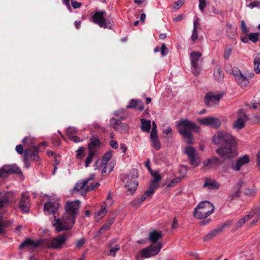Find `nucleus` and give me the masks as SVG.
<instances>
[{"label": "nucleus", "mask_w": 260, "mask_h": 260, "mask_svg": "<svg viewBox=\"0 0 260 260\" xmlns=\"http://www.w3.org/2000/svg\"><path fill=\"white\" fill-rule=\"evenodd\" d=\"M126 108L128 109L135 108L139 111H142L144 109V106L142 101L139 100L132 99L129 101L128 105L126 106Z\"/></svg>", "instance_id": "nucleus-22"}, {"label": "nucleus", "mask_w": 260, "mask_h": 260, "mask_svg": "<svg viewBox=\"0 0 260 260\" xmlns=\"http://www.w3.org/2000/svg\"><path fill=\"white\" fill-rule=\"evenodd\" d=\"M198 35L197 32V29L196 28H193L192 35L191 37V39L193 42H194L198 38Z\"/></svg>", "instance_id": "nucleus-54"}, {"label": "nucleus", "mask_w": 260, "mask_h": 260, "mask_svg": "<svg viewBox=\"0 0 260 260\" xmlns=\"http://www.w3.org/2000/svg\"><path fill=\"white\" fill-rule=\"evenodd\" d=\"M249 214H253V216L256 215L258 217H260V206L255 207Z\"/></svg>", "instance_id": "nucleus-45"}, {"label": "nucleus", "mask_w": 260, "mask_h": 260, "mask_svg": "<svg viewBox=\"0 0 260 260\" xmlns=\"http://www.w3.org/2000/svg\"><path fill=\"white\" fill-rule=\"evenodd\" d=\"M221 228L217 229L216 228V229L211 230L208 234L204 237L203 240L204 241H208L212 239L213 238L221 233Z\"/></svg>", "instance_id": "nucleus-30"}, {"label": "nucleus", "mask_w": 260, "mask_h": 260, "mask_svg": "<svg viewBox=\"0 0 260 260\" xmlns=\"http://www.w3.org/2000/svg\"><path fill=\"white\" fill-rule=\"evenodd\" d=\"M156 189V187L150 185L147 190L142 195L141 198V202L144 201L148 197L151 196L154 193Z\"/></svg>", "instance_id": "nucleus-32"}, {"label": "nucleus", "mask_w": 260, "mask_h": 260, "mask_svg": "<svg viewBox=\"0 0 260 260\" xmlns=\"http://www.w3.org/2000/svg\"><path fill=\"white\" fill-rule=\"evenodd\" d=\"M198 121L203 125L210 126L215 128H218L221 124L220 121L218 118L213 117L199 119Z\"/></svg>", "instance_id": "nucleus-16"}, {"label": "nucleus", "mask_w": 260, "mask_h": 260, "mask_svg": "<svg viewBox=\"0 0 260 260\" xmlns=\"http://www.w3.org/2000/svg\"><path fill=\"white\" fill-rule=\"evenodd\" d=\"M184 153L187 155L189 160V163L191 165L194 167L199 165L201 160L194 148L190 146H188L186 147Z\"/></svg>", "instance_id": "nucleus-8"}, {"label": "nucleus", "mask_w": 260, "mask_h": 260, "mask_svg": "<svg viewBox=\"0 0 260 260\" xmlns=\"http://www.w3.org/2000/svg\"><path fill=\"white\" fill-rule=\"evenodd\" d=\"M249 161V157L247 155H244L239 157L237 161H233L231 164V168L236 171L240 170L241 166L248 163Z\"/></svg>", "instance_id": "nucleus-21"}, {"label": "nucleus", "mask_w": 260, "mask_h": 260, "mask_svg": "<svg viewBox=\"0 0 260 260\" xmlns=\"http://www.w3.org/2000/svg\"><path fill=\"white\" fill-rule=\"evenodd\" d=\"M254 70L257 74L260 73V53L257 52L253 55Z\"/></svg>", "instance_id": "nucleus-29"}, {"label": "nucleus", "mask_w": 260, "mask_h": 260, "mask_svg": "<svg viewBox=\"0 0 260 260\" xmlns=\"http://www.w3.org/2000/svg\"><path fill=\"white\" fill-rule=\"evenodd\" d=\"M152 143V146L156 150H158L161 147V144L158 138L150 139Z\"/></svg>", "instance_id": "nucleus-38"}, {"label": "nucleus", "mask_w": 260, "mask_h": 260, "mask_svg": "<svg viewBox=\"0 0 260 260\" xmlns=\"http://www.w3.org/2000/svg\"><path fill=\"white\" fill-rule=\"evenodd\" d=\"M85 243V241L84 238L78 240L76 243V247L79 249L81 248L83 245Z\"/></svg>", "instance_id": "nucleus-50"}, {"label": "nucleus", "mask_w": 260, "mask_h": 260, "mask_svg": "<svg viewBox=\"0 0 260 260\" xmlns=\"http://www.w3.org/2000/svg\"><path fill=\"white\" fill-rule=\"evenodd\" d=\"M35 140L34 138H31L30 137H26L22 140V143L25 144L27 142H29L28 145L29 144H33L34 143Z\"/></svg>", "instance_id": "nucleus-52"}, {"label": "nucleus", "mask_w": 260, "mask_h": 260, "mask_svg": "<svg viewBox=\"0 0 260 260\" xmlns=\"http://www.w3.org/2000/svg\"><path fill=\"white\" fill-rule=\"evenodd\" d=\"M247 120L243 118H238L233 124V127L236 129H242L245 125V123Z\"/></svg>", "instance_id": "nucleus-34"}, {"label": "nucleus", "mask_w": 260, "mask_h": 260, "mask_svg": "<svg viewBox=\"0 0 260 260\" xmlns=\"http://www.w3.org/2000/svg\"><path fill=\"white\" fill-rule=\"evenodd\" d=\"M162 247V244L157 243L156 245H151L143 249L141 252V256L142 258H148L157 255Z\"/></svg>", "instance_id": "nucleus-6"}, {"label": "nucleus", "mask_w": 260, "mask_h": 260, "mask_svg": "<svg viewBox=\"0 0 260 260\" xmlns=\"http://www.w3.org/2000/svg\"><path fill=\"white\" fill-rule=\"evenodd\" d=\"M77 132L76 128L74 127H69L66 131V134L68 137L73 135Z\"/></svg>", "instance_id": "nucleus-41"}, {"label": "nucleus", "mask_w": 260, "mask_h": 260, "mask_svg": "<svg viewBox=\"0 0 260 260\" xmlns=\"http://www.w3.org/2000/svg\"><path fill=\"white\" fill-rule=\"evenodd\" d=\"M59 208L58 202L49 200L44 204V211L49 214H55Z\"/></svg>", "instance_id": "nucleus-19"}, {"label": "nucleus", "mask_w": 260, "mask_h": 260, "mask_svg": "<svg viewBox=\"0 0 260 260\" xmlns=\"http://www.w3.org/2000/svg\"><path fill=\"white\" fill-rule=\"evenodd\" d=\"M106 213L105 207L102 208L101 210L98 212V216L99 217H98L99 219H101L103 218Z\"/></svg>", "instance_id": "nucleus-56"}, {"label": "nucleus", "mask_w": 260, "mask_h": 260, "mask_svg": "<svg viewBox=\"0 0 260 260\" xmlns=\"http://www.w3.org/2000/svg\"><path fill=\"white\" fill-rule=\"evenodd\" d=\"M141 129L142 131L149 133L151 128V121L149 120L141 119Z\"/></svg>", "instance_id": "nucleus-33"}, {"label": "nucleus", "mask_w": 260, "mask_h": 260, "mask_svg": "<svg viewBox=\"0 0 260 260\" xmlns=\"http://www.w3.org/2000/svg\"><path fill=\"white\" fill-rule=\"evenodd\" d=\"M138 186V182L136 180L131 181L127 182L125 185V187L127 188L128 191L131 194H134Z\"/></svg>", "instance_id": "nucleus-31"}, {"label": "nucleus", "mask_w": 260, "mask_h": 260, "mask_svg": "<svg viewBox=\"0 0 260 260\" xmlns=\"http://www.w3.org/2000/svg\"><path fill=\"white\" fill-rule=\"evenodd\" d=\"M119 249L120 246L119 245H116L115 247H112L110 250V255L115 256L116 252Z\"/></svg>", "instance_id": "nucleus-43"}, {"label": "nucleus", "mask_w": 260, "mask_h": 260, "mask_svg": "<svg viewBox=\"0 0 260 260\" xmlns=\"http://www.w3.org/2000/svg\"><path fill=\"white\" fill-rule=\"evenodd\" d=\"M19 208L24 213H27L29 211V196L28 193L25 192L21 194Z\"/></svg>", "instance_id": "nucleus-15"}, {"label": "nucleus", "mask_w": 260, "mask_h": 260, "mask_svg": "<svg viewBox=\"0 0 260 260\" xmlns=\"http://www.w3.org/2000/svg\"><path fill=\"white\" fill-rule=\"evenodd\" d=\"M69 139L75 143H78L82 141V140L78 136H71L69 137Z\"/></svg>", "instance_id": "nucleus-60"}, {"label": "nucleus", "mask_w": 260, "mask_h": 260, "mask_svg": "<svg viewBox=\"0 0 260 260\" xmlns=\"http://www.w3.org/2000/svg\"><path fill=\"white\" fill-rule=\"evenodd\" d=\"M202 54L198 51H192L190 54L191 71L195 76L199 75L202 70Z\"/></svg>", "instance_id": "nucleus-5"}, {"label": "nucleus", "mask_w": 260, "mask_h": 260, "mask_svg": "<svg viewBox=\"0 0 260 260\" xmlns=\"http://www.w3.org/2000/svg\"><path fill=\"white\" fill-rule=\"evenodd\" d=\"M220 162V160L218 157L216 156L212 157L210 159L204 161L203 169L205 170L207 169L212 167L213 166L218 165Z\"/></svg>", "instance_id": "nucleus-23"}, {"label": "nucleus", "mask_w": 260, "mask_h": 260, "mask_svg": "<svg viewBox=\"0 0 260 260\" xmlns=\"http://www.w3.org/2000/svg\"><path fill=\"white\" fill-rule=\"evenodd\" d=\"M249 41L252 43H256L259 40V34L258 32H251L248 34Z\"/></svg>", "instance_id": "nucleus-37"}, {"label": "nucleus", "mask_w": 260, "mask_h": 260, "mask_svg": "<svg viewBox=\"0 0 260 260\" xmlns=\"http://www.w3.org/2000/svg\"><path fill=\"white\" fill-rule=\"evenodd\" d=\"M22 172L20 169L15 164L4 165L0 169V177L6 178L12 174H20Z\"/></svg>", "instance_id": "nucleus-9"}, {"label": "nucleus", "mask_w": 260, "mask_h": 260, "mask_svg": "<svg viewBox=\"0 0 260 260\" xmlns=\"http://www.w3.org/2000/svg\"><path fill=\"white\" fill-rule=\"evenodd\" d=\"M40 245V242L39 241H35L30 239H27L19 245V249H22L24 247H33L34 248L38 247Z\"/></svg>", "instance_id": "nucleus-26"}, {"label": "nucleus", "mask_w": 260, "mask_h": 260, "mask_svg": "<svg viewBox=\"0 0 260 260\" xmlns=\"http://www.w3.org/2000/svg\"><path fill=\"white\" fill-rule=\"evenodd\" d=\"M100 185V183L99 182H96L94 184L89 181V184H88V187H86V190H91L94 188L98 187Z\"/></svg>", "instance_id": "nucleus-46"}, {"label": "nucleus", "mask_w": 260, "mask_h": 260, "mask_svg": "<svg viewBox=\"0 0 260 260\" xmlns=\"http://www.w3.org/2000/svg\"><path fill=\"white\" fill-rule=\"evenodd\" d=\"M214 77L218 82H221L223 80L224 75L220 68H218L214 71Z\"/></svg>", "instance_id": "nucleus-35"}, {"label": "nucleus", "mask_w": 260, "mask_h": 260, "mask_svg": "<svg viewBox=\"0 0 260 260\" xmlns=\"http://www.w3.org/2000/svg\"><path fill=\"white\" fill-rule=\"evenodd\" d=\"M176 127L178 133L182 136L186 143H193V138L192 132H199L200 129L197 124L186 119L180 120L177 122Z\"/></svg>", "instance_id": "nucleus-3"}, {"label": "nucleus", "mask_w": 260, "mask_h": 260, "mask_svg": "<svg viewBox=\"0 0 260 260\" xmlns=\"http://www.w3.org/2000/svg\"><path fill=\"white\" fill-rule=\"evenodd\" d=\"M29 148L24 151L23 156V161L27 168L29 167V160L30 157H34L39 152V147L35 145V144H29Z\"/></svg>", "instance_id": "nucleus-10"}, {"label": "nucleus", "mask_w": 260, "mask_h": 260, "mask_svg": "<svg viewBox=\"0 0 260 260\" xmlns=\"http://www.w3.org/2000/svg\"><path fill=\"white\" fill-rule=\"evenodd\" d=\"M80 202L79 200L67 202L65 210L69 216H63L61 218H56L55 216L52 225L58 233L61 231L71 230L75 224L76 217L79 214Z\"/></svg>", "instance_id": "nucleus-2"}, {"label": "nucleus", "mask_w": 260, "mask_h": 260, "mask_svg": "<svg viewBox=\"0 0 260 260\" xmlns=\"http://www.w3.org/2000/svg\"><path fill=\"white\" fill-rule=\"evenodd\" d=\"M67 240L66 234L59 235L53 238L48 244V247L53 249H60L65 243Z\"/></svg>", "instance_id": "nucleus-12"}, {"label": "nucleus", "mask_w": 260, "mask_h": 260, "mask_svg": "<svg viewBox=\"0 0 260 260\" xmlns=\"http://www.w3.org/2000/svg\"><path fill=\"white\" fill-rule=\"evenodd\" d=\"M15 150L17 153L20 154H22L24 152L23 148L22 145H17L16 146Z\"/></svg>", "instance_id": "nucleus-62"}, {"label": "nucleus", "mask_w": 260, "mask_h": 260, "mask_svg": "<svg viewBox=\"0 0 260 260\" xmlns=\"http://www.w3.org/2000/svg\"><path fill=\"white\" fill-rule=\"evenodd\" d=\"M110 125L115 130L120 133H126L128 131V126L125 123H122L120 120L112 118L110 120Z\"/></svg>", "instance_id": "nucleus-14"}, {"label": "nucleus", "mask_w": 260, "mask_h": 260, "mask_svg": "<svg viewBox=\"0 0 260 260\" xmlns=\"http://www.w3.org/2000/svg\"><path fill=\"white\" fill-rule=\"evenodd\" d=\"M240 23H241V30L245 34H247L248 32V29L244 22V20H241L240 21Z\"/></svg>", "instance_id": "nucleus-44"}, {"label": "nucleus", "mask_w": 260, "mask_h": 260, "mask_svg": "<svg viewBox=\"0 0 260 260\" xmlns=\"http://www.w3.org/2000/svg\"><path fill=\"white\" fill-rule=\"evenodd\" d=\"M232 223H233L232 221L228 220V221H226L225 223H223L222 225H219L218 226H217V229L221 228V233L224 227L231 225L232 224Z\"/></svg>", "instance_id": "nucleus-55"}, {"label": "nucleus", "mask_w": 260, "mask_h": 260, "mask_svg": "<svg viewBox=\"0 0 260 260\" xmlns=\"http://www.w3.org/2000/svg\"><path fill=\"white\" fill-rule=\"evenodd\" d=\"M219 187V184L215 180H212L210 178H206L203 187L206 188L208 189H216Z\"/></svg>", "instance_id": "nucleus-25"}, {"label": "nucleus", "mask_w": 260, "mask_h": 260, "mask_svg": "<svg viewBox=\"0 0 260 260\" xmlns=\"http://www.w3.org/2000/svg\"><path fill=\"white\" fill-rule=\"evenodd\" d=\"M109 145L111 147H112L113 149H117L118 148V144L116 141L111 140L109 142Z\"/></svg>", "instance_id": "nucleus-58"}, {"label": "nucleus", "mask_w": 260, "mask_h": 260, "mask_svg": "<svg viewBox=\"0 0 260 260\" xmlns=\"http://www.w3.org/2000/svg\"><path fill=\"white\" fill-rule=\"evenodd\" d=\"M14 196L11 191H3L0 192V209L9 205Z\"/></svg>", "instance_id": "nucleus-17"}, {"label": "nucleus", "mask_w": 260, "mask_h": 260, "mask_svg": "<svg viewBox=\"0 0 260 260\" xmlns=\"http://www.w3.org/2000/svg\"><path fill=\"white\" fill-rule=\"evenodd\" d=\"M222 96V94H214L212 92H208L205 96V103L207 106H212L218 103Z\"/></svg>", "instance_id": "nucleus-18"}, {"label": "nucleus", "mask_w": 260, "mask_h": 260, "mask_svg": "<svg viewBox=\"0 0 260 260\" xmlns=\"http://www.w3.org/2000/svg\"><path fill=\"white\" fill-rule=\"evenodd\" d=\"M238 118H243L244 119H248V116L246 115V114L244 113V110L242 109H241L239 111L238 113Z\"/></svg>", "instance_id": "nucleus-53"}, {"label": "nucleus", "mask_w": 260, "mask_h": 260, "mask_svg": "<svg viewBox=\"0 0 260 260\" xmlns=\"http://www.w3.org/2000/svg\"><path fill=\"white\" fill-rule=\"evenodd\" d=\"M169 52V50L167 48L165 43H162L160 48V53L162 56H166Z\"/></svg>", "instance_id": "nucleus-42"}, {"label": "nucleus", "mask_w": 260, "mask_h": 260, "mask_svg": "<svg viewBox=\"0 0 260 260\" xmlns=\"http://www.w3.org/2000/svg\"><path fill=\"white\" fill-rule=\"evenodd\" d=\"M105 13V11H96L92 16L93 22L98 24L101 27L111 28L110 21L107 20L104 17Z\"/></svg>", "instance_id": "nucleus-7"}, {"label": "nucleus", "mask_w": 260, "mask_h": 260, "mask_svg": "<svg viewBox=\"0 0 260 260\" xmlns=\"http://www.w3.org/2000/svg\"><path fill=\"white\" fill-rule=\"evenodd\" d=\"M112 155V154L111 151H109L104 154L102 159L101 167L107 165V163L111 158Z\"/></svg>", "instance_id": "nucleus-36"}, {"label": "nucleus", "mask_w": 260, "mask_h": 260, "mask_svg": "<svg viewBox=\"0 0 260 260\" xmlns=\"http://www.w3.org/2000/svg\"><path fill=\"white\" fill-rule=\"evenodd\" d=\"M253 217V214H249L244 216L240 219H239L235 224L234 228L232 230V232H235L238 229L242 227V225L247 222L250 218H252Z\"/></svg>", "instance_id": "nucleus-27"}, {"label": "nucleus", "mask_w": 260, "mask_h": 260, "mask_svg": "<svg viewBox=\"0 0 260 260\" xmlns=\"http://www.w3.org/2000/svg\"><path fill=\"white\" fill-rule=\"evenodd\" d=\"M181 178H175L174 179H173L171 182L169 183V186L170 187L174 186L175 184H177L180 182L181 181Z\"/></svg>", "instance_id": "nucleus-57"}, {"label": "nucleus", "mask_w": 260, "mask_h": 260, "mask_svg": "<svg viewBox=\"0 0 260 260\" xmlns=\"http://www.w3.org/2000/svg\"><path fill=\"white\" fill-rule=\"evenodd\" d=\"M94 178V175L93 174H91L87 179L79 181L73 188V191L75 192H78L80 190H82L81 192L82 195L84 196L86 192L89 191L86 190V187H88L89 181L93 180Z\"/></svg>", "instance_id": "nucleus-11"}, {"label": "nucleus", "mask_w": 260, "mask_h": 260, "mask_svg": "<svg viewBox=\"0 0 260 260\" xmlns=\"http://www.w3.org/2000/svg\"><path fill=\"white\" fill-rule=\"evenodd\" d=\"M95 153H93L92 152L89 151V154L87 157L86 158L85 162V167H88L89 165V164L91 163L93 156L95 155Z\"/></svg>", "instance_id": "nucleus-39"}, {"label": "nucleus", "mask_w": 260, "mask_h": 260, "mask_svg": "<svg viewBox=\"0 0 260 260\" xmlns=\"http://www.w3.org/2000/svg\"><path fill=\"white\" fill-rule=\"evenodd\" d=\"M158 138L157 130H155L154 128L151 130L150 133V139Z\"/></svg>", "instance_id": "nucleus-63"}, {"label": "nucleus", "mask_w": 260, "mask_h": 260, "mask_svg": "<svg viewBox=\"0 0 260 260\" xmlns=\"http://www.w3.org/2000/svg\"><path fill=\"white\" fill-rule=\"evenodd\" d=\"M240 196V190L236 189V190L230 195L229 198L232 200L235 197H239Z\"/></svg>", "instance_id": "nucleus-59"}, {"label": "nucleus", "mask_w": 260, "mask_h": 260, "mask_svg": "<svg viewBox=\"0 0 260 260\" xmlns=\"http://www.w3.org/2000/svg\"><path fill=\"white\" fill-rule=\"evenodd\" d=\"M72 5L74 9L79 8L81 7V4L78 2L75 1L74 0H71Z\"/></svg>", "instance_id": "nucleus-64"}, {"label": "nucleus", "mask_w": 260, "mask_h": 260, "mask_svg": "<svg viewBox=\"0 0 260 260\" xmlns=\"http://www.w3.org/2000/svg\"><path fill=\"white\" fill-rule=\"evenodd\" d=\"M184 3V0H178L174 4L173 8L175 9H178L179 8L183 6Z\"/></svg>", "instance_id": "nucleus-49"}, {"label": "nucleus", "mask_w": 260, "mask_h": 260, "mask_svg": "<svg viewBox=\"0 0 260 260\" xmlns=\"http://www.w3.org/2000/svg\"><path fill=\"white\" fill-rule=\"evenodd\" d=\"M150 173L151 176L154 178V179L151 182L150 185L157 188L158 187V183L161 179V176L157 171H152Z\"/></svg>", "instance_id": "nucleus-28"}, {"label": "nucleus", "mask_w": 260, "mask_h": 260, "mask_svg": "<svg viewBox=\"0 0 260 260\" xmlns=\"http://www.w3.org/2000/svg\"><path fill=\"white\" fill-rule=\"evenodd\" d=\"M244 194L247 196H252L255 194V191L252 189H246Z\"/></svg>", "instance_id": "nucleus-61"}, {"label": "nucleus", "mask_w": 260, "mask_h": 260, "mask_svg": "<svg viewBox=\"0 0 260 260\" xmlns=\"http://www.w3.org/2000/svg\"><path fill=\"white\" fill-rule=\"evenodd\" d=\"M199 8L201 11L203 12L204 10V9L206 6V0H199Z\"/></svg>", "instance_id": "nucleus-48"}, {"label": "nucleus", "mask_w": 260, "mask_h": 260, "mask_svg": "<svg viewBox=\"0 0 260 260\" xmlns=\"http://www.w3.org/2000/svg\"><path fill=\"white\" fill-rule=\"evenodd\" d=\"M163 237L162 232L156 230H153L149 234L148 239L152 243H156L158 240L162 239Z\"/></svg>", "instance_id": "nucleus-24"}, {"label": "nucleus", "mask_w": 260, "mask_h": 260, "mask_svg": "<svg viewBox=\"0 0 260 260\" xmlns=\"http://www.w3.org/2000/svg\"><path fill=\"white\" fill-rule=\"evenodd\" d=\"M232 74L234 76L238 84L242 88H245L248 85L249 81L248 78L243 76L241 71L238 70V68H235L233 69Z\"/></svg>", "instance_id": "nucleus-13"}, {"label": "nucleus", "mask_w": 260, "mask_h": 260, "mask_svg": "<svg viewBox=\"0 0 260 260\" xmlns=\"http://www.w3.org/2000/svg\"><path fill=\"white\" fill-rule=\"evenodd\" d=\"M214 210L212 204L208 201L200 202L194 209V216L196 218L203 219L211 215Z\"/></svg>", "instance_id": "nucleus-4"}, {"label": "nucleus", "mask_w": 260, "mask_h": 260, "mask_svg": "<svg viewBox=\"0 0 260 260\" xmlns=\"http://www.w3.org/2000/svg\"><path fill=\"white\" fill-rule=\"evenodd\" d=\"M101 146V141L98 135H94L89 139L88 149L90 152L96 153Z\"/></svg>", "instance_id": "nucleus-20"}, {"label": "nucleus", "mask_w": 260, "mask_h": 260, "mask_svg": "<svg viewBox=\"0 0 260 260\" xmlns=\"http://www.w3.org/2000/svg\"><path fill=\"white\" fill-rule=\"evenodd\" d=\"M85 148L83 147H80L76 151V157L79 159H81L84 156V150Z\"/></svg>", "instance_id": "nucleus-40"}, {"label": "nucleus", "mask_w": 260, "mask_h": 260, "mask_svg": "<svg viewBox=\"0 0 260 260\" xmlns=\"http://www.w3.org/2000/svg\"><path fill=\"white\" fill-rule=\"evenodd\" d=\"M212 141L219 146L216 152L221 158L230 159L237 156V142L231 134L224 131H218L213 137Z\"/></svg>", "instance_id": "nucleus-1"}, {"label": "nucleus", "mask_w": 260, "mask_h": 260, "mask_svg": "<svg viewBox=\"0 0 260 260\" xmlns=\"http://www.w3.org/2000/svg\"><path fill=\"white\" fill-rule=\"evenodd\" d=\"M247 7L251 9H253L254 7L260 8V1H254L250 3L248 5H247Z\"/></svg>", "instance_id": "nucleus-51"}, {"label": "nucleus", "mask_w": 260, "mask_h": 260, "mask_svg": "<svg viewBox=\"0 0 260 260\" xmlns=\"http://www.w3.org/2000/svg\"><path fill=\"white\" fill-rule=\"evenodd\" d=\"M232 51V48L231 47H228L225 49L224 52V57L225 59H228L229 58V56L231 54Z\"/></svg>", "instance_id": "nucleus-47"}]
</instances>
